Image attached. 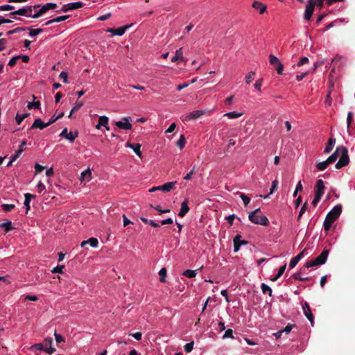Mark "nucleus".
I'll return each mask as SVG.
<instances>
[{
	"instance_id": "1a4fd4ad",
	"label": "nucleus",
	"mask_w": 355,
	"mask_h": 355,
	"mask_svg": "<svg viewBox=\"0 0 355 355\" xmlns=\"http://www.w3.org/2000/svg\"><path fill=\"white\" fill-rule=\"evenodd\" d=\"M130 117H124L123 121H116L115 125L120 129L131 130L132 128V124L129 122Z\"/></svg>"
},
{
	"instance_id": "338daca9",
	"label": "nucleus",
	"mask_w": 355,
	"mask_h": 355,
	"mask_svg": "<svg viewBox=\"0 0 355 355\" xmlns=\"http://www.w3.org/2000/svg\"><path fill=\"white\" fill-rule=\"evenodd\" d=\"M322 197L320 196H316L315 195V197L311 202V204L314 206V207H316L319 202V201L320 200Z\"/></svg>"
},
{
	"instance_id": "6e6552de",
	"label": "nucleus",
	"mask_w": 355,
	"mask_h": 355,
	"mask_svg": "<svg viewBox=\"0 0 355 355\" xmlns=\"http://www.w3.org/2000/svg\"><path fill=\"white\" fill-rule=\"evenodd\" d=\"M10 15H21V16L33 17V15H32V6H28L26 8H20L16 11L12 12Z\"/></svg>"
},
{
	"instance_id": "7c9ffc66",
	"label": "nucleus",
	"mask_w": 355,
	"mask_h": 355,
	"mask_svg": "<svg viewBox=\"0 0 355 355\" xmlns=\"http://www.w3.org/2000/svg\"><path fill=\"white\" fill-rule=\"evenodd\" d=\"M29 349L31 351H35V350L45 351V347H44V344H42V343H36V344L31 346Z\"/></svg>"
},
{
	"instance_id": "a878e982",
	"label": "nucleus",
	"mask_w": 355,
	"mask_h": 355,
	"mask_svg": "<svg viewBox=\"0 0 355 355\" xmlns=\"http://www.w3.org/2000/svg\"><path fill=\"white\" fill-rule=\"evenodd\" d=\"M335 143H336V139L330 138L328 141V143H327L325 148H324V153H329V152H331L335 145Z\"/></svg>"
},
{
	"instance_id": "f8f14e48",
	"label": "nucleus",
	"mask_w": 355,
	"mask_h": 355,
	"mask_svg": "<svg viewBox=\"0 0 355 355\" xmlns=\"http://www.w3.org/2000/svg\"><path fill=\"white\" fill-rule=\"evenodd\" d=\"M324 184L322 180H318L315 186V195L322 197L324 192Z\"/></svg>"
},
{
	"instance_id": "9d476101",
	"label": "nucleus",
	"mask_w": 355,
	"mask_h": 355,
	"mask_svg": "<svg viewBox=\"0 0 355 355\" xmlns=\"http://www.w3.org/2000/svg\"><path fill=\"white\" fill-rule=\"evenodd\" d=\"M60 137L68 139L70 142H73L75 139L78 137V132L76 131L74 134L72 132H68L67 128H64L60 135Z\"/></svg>"
},
{
	"instance_id": "de8ad7c7",
	"label": "nucleus",
	"mask_w": 355,
	"mask_h": 355,
	"mask_svg": "<svg viewBox=\"0 0 355 355\" xmlns=\"http://www.w3.org/2000/svg\"><path fill=\"white\" fill-rule=\"evenodd\" d=\"M278 184H279V182L277 180H275L272 182V185H271V188H270L269 194L273 193L277 189Z\"/></svg>"
},
{
	"instance_id": "603ef678",
	"label": "nucleus",
	"mask_w": 355,
	"mask_h": 355,
	"mask_svg": "<svg viewBox=\"0 0 355 355\" xmlns=\"http://www.w3.org/2000/svg\"><path fill=\"white\" fill-rule=\"evenodd\" d=\"M306 205H307V203L305 202L301 207L300 209V213H299V215H298V217H297V220H299L300 219V218L302 217V216L304 214V213L306 211Z\"/></svg>"
},
{
	"instance_id": "ddd939ff",
	"label": "nucleus",
	"mask_w": 355,
	"mask_h": 355,
	"mask_svg": "<svg viewBox=\"0 0 355 355\" xmlns=\"http://www.w3.org/2000/svg\"><path fill=\"white\" fill-rule=\"evenodd\" d=\"M130 27V25H125L118 28H109L107 31L112 33L114 35L121 36L124 34L125 31Z\"/></svg>"
},
{
	"instance_id": "79ce46f5",
	"label": "nucleus",
	"mask_w": 355,
	"mask_h": 355,
	"mask_svg": "<svg viewBox=\"0 0 355 355\" xmlns=\"http://www.w3.org/2000/svg\"><path fill=\"white\" fill-rule=\"evenodd\" d=\"M87 243L93 248H97L98 245V241L97 239L92 237L87 240Z\"/></svg>"
},
{
	"instance_id": "f3484780",
	"label": "nucleus",
	"mask_w": 355,
	"mask_h": 355,
	"mask_svg": "<svg viewBox=\"0 0 355 355\" xmlns=\"http://www.w3.org/2000/svg\"><path fill=\"white\" fill-rule=\"evenodd\" d=\"M48 126H49V124L43 122L41 119H37L34 121V122L30 129L32 130V129H35V128H39L40 130H42Z\"/></svg>"
},
{
	"instance_id": "c03bdc74",
	"label": "nucleus",
	"mask_w": 355,
	"mask_h": 355,
	"mask_svg": "<svg viewBox=\"0 0 355 355\" xmlns=\"http://www.w3.org/2000/svg\"><path fill=\"white\" fill-rule=\"evenodd\" d=\"M1 207L4 211L8 212L12 210L15 205L14 204H3L1 205Z\"/></svg>"
},
{
	"instance_id": "052dcab7",
	"label": "nucleus",
	"mask_w": 355,
	"mask_h": 355,
	"mask_svg": "<svg viewBox=\"0 0 355 355\" xmlns=\"http://www.w3.org/2000/svg\"><path fill=\"white\" fill-rule=\"evenodd\" d=\"M19 59V57H18L17 55V56H15L13 57L8 62V66H10V67H14L15 64H16V62H17V60Z\"/></svg>"
},
{
	"instance_id": "a18cd8bd",
	"label": "nucleus",
	"mask_w": 355,
	"mask_h": 355,
	"mask_svg": "<svg viewBox=\"0 0 355 355\" xmlns=\"http://www.w3.org/2000/svg\"><path fill=\"white\" fill-rule=\"evenodd\" d=\"M292 277L295 279L300 280V281H302V282L308 281L309 279V277H303L302 276V275H300V273H297V272L293 274Z\"/></svg>"
},
{
	"instance_id": "2f4dec72",
	"label": "nucleus",
	"mask_w": 355,
	"mask_h": 355,
	"mask_svg": "<svg viewBox=\"0 0 355 355\" xmlns=\"http://www.w3.org/2000/svg\"><path fill=\"white\" fill-rule=\"evenodd\" d=\"M28 116H29V113H25L23 114H17L16 117H15L17 123L18 125H19L23 121V120L24 119H26V117H28Z\"/></svg>"
},
{
	"instance_id": "e2e57ef3",
	"label": "nucleus",
	"mask_w": 355,
	"mask_h": 355,
	"mask_svg": "<svg viewBox=\"0 0 355 355\" xmlns=\"http://www.w3.org/2000/svg\"><path fill=\"white\" fill-rule=\"evenodd\" d=\"M223 337V338H233V331L231 329H227Z\"/></svg>"
},
{
	"instance_id": "37998d69",
	"label": "nucleus",
	"mask_w": 355,
	"mask_h": 355,
	"mask_svg": "<svg viewBox=\"0 0 355 355\" xmlns=\"http://www.w3.org/2000/svg\"><path fill=\"white\" fill-rule=\"evenodd\" d=\"M40 106V102L39 101H35V102H29L28 105H27V107L28 109L29 110H31V109H38Z\"/></svg>"
},
{
	"instance_id": "8fccbe9b",
	"label": "nucleus",
	"mask_w": 355,
	"mask_h": 355,
	"mask_svg": "<svg viewBox=\"0 0 355 355\" xmlns=\"http://www.w3.org/2000/svg\"><path fill=\"white\" fill-rule=\"evenodd\" d=\"M193 342L188 343L184 345V350L186 352H191L193 348Z\"/></svg>"
},
{
	"instance_id": "680f3d73",
	"label": "nucleus",
	"mask_w": 355,
	"mask_h": 355,
	"mask_svg": "<svg viewBox=\"0 0 355 355\" xmlns=\"http://www.w3.org/2000/svg\"><path fill=\"white\" fill-rule=\"evenodd\" d=\"M44 345L45 346V347H47L48 346L52 345L53 339L51 337H48L44 339Z\"/></svg>"
},
{
	"instance_id": "bb28decb",
	"label": "nucleus",
	"mask_w": 355,
	"mask_h": 355,
	"mask_svg": "<svg viewBox=\"0 0 355 355\" xmlns=\"http://www.w3.org/2000/svg\"><path fill=\"white\" fill-rule=\"evenodd\" d=\"M339 151L340 150H338L337 148L335 152L326 159L329 164H332L336 161L339 156Z\"/></svg>"
},
{
	"instance_id": "c756f323",
	"label": "nucleus",
	"mask_w": 355,
	"mask_h": 355,
	"mask_svg": "<svg viewBox=\"0 0 355 355\" xmlns=\"http://www.w3.org/2000/svg\"><path fill=\"white\" fill-rule=\"evenodd\" d=\"M108 121V118L105 116H101L98 119L99 125L105 127L106 130H107L110 129L109 127L107 126Z\"/></svg>"
},
{
	"instance_id": "4468645a",
	"label": "nucleus",
	"mask_w": 355,
	"mask_h": 355,
	"mask_svg": "<svg viewBox=\"0 0 355 355\" xmlns=\"http://www.w3.org/2000/svg\"><path fill=\"white\" fill-rule=\"evenodd\" d=\"M205 114V111L203 110H195L190 114H189L187 116H185V121H192L196 120Z\"/></svg>"
},
{
	"instance_id": "bf43d9fd",
	"label": "nucleus",
	"mask_w": 355,
	"mask_h": 355,
	"mask_svg": "<svg viewBox=\"0 0 355 355\" xmlns=\"http://www.w3.org/2000/svg\"><path fill=\"white\" fill-rule=\"evenodd\" d=\"M7 42L8 40L5 38L0 39V51L5 49Z\"/></svg>"
},
{
	"instance_id": "393cba45",
	"label": "nucleus",
	"mask_w": 355,
	"mask_h": 355,
	"mask_svg": "<svg viewBox=\"0 0 355 355\" xmlns=\"http://www.w3.org/2000/svg\"><path fill=\"white\" fill-rule=\"evenodd\" d=\"M286 263H284L283 266H282L279 268L277 275L275 277L270 278V280L272 282L277 281L284 274V272L286 270Z\"/></svg>"
},
{
	"instance_id": "4c0bfd02",
	"label": "nucleus",
	"mask_w": 355,
	"mask_h": 355,
	"mask_svg": "<svg viewBox=\"0 0 355 355\" xmlns=\"http://www.w3.org/2000/svg\"><path fill=\"white\" fill-rule=\"evenodd\" d=\"M261 291L263 293H268V295L270 296H272V289L270 288V286H268V285H266V284L263 283L261 285Z\"/></svg>"
},
{
	"instance_id": "aec40b11",
	"label": "nucleus",
	"mask_w": 355,
	"mask_h": 355,
	"mask_svg": "<svg viewBox=\"0 0 355 355\" xmlns=\"http://www.w3.org/2000/svg\"><path fill=\"white\" fill-rule=\"evenodd\" d=\"M126 146L132 148L137 156H139V157H141L142 153L140 150L141 145L139 144H131V143L128 142L126 144Z\"/></svg>"
},
{
	"instance_id": "7ed1b4c3",
	"label": "nucleus",
	"mask_w": 355,
	"mask_h": 355,
	"mask_svg": "<svg viewBox=\"0 0 355 355\" xmlns=\"http://www.w3.org/2000/svg\"><path fill=\"white\" fill-rule=\"evenodd\" d=\"M329 253V250L327 249H324L323 251L320 253L319 256H318L315 259L308 261L305 263L306 268H311L313 266H316L319 265H322L326 263L328 255Z\"/></svg>"
},
{
	"instance_id": "412c9836",
	"label": "nucleus",
	"mask_w": 355,
	"mask_h": 355,
	"mask_svg": "<svg viewBox=\"0 0 355 355\" xmlns=\"http://www.w3.org/2000/svg\"><path fill=\"white\" fill-rule=\"evenodd\" d=\"M252 7L259 10L260 14H263L266 11V6L263 5L262 3L259 1H254L252 3Z\"/></svg>"
},
{
	"instance_id": "5701e85b",
	"label": "nucleus",
	"mask_w": 355,
	"mask_h": 355,
	"mask_svg": "<svg viewBox=\"0 0 355 355\" xmlns=\"http://www.w3.org/2000/svg\"><path fill=\"white\" fill-rule=\"evenodd\" d=\"M35 196L31 194V193H26L25 194V200H24V206L26 209V213H28V210L30 209V202L32 198H35Z\"/></svg>"
},
{
	"instance_id": "4d7b16f0",
	"label": "nucleus",
	"mask_w": 355,
	"mask_h": 355,
	"mask_svg": "<svg viewBox=\"0 0 355 355\" xmlns=\"http://www.w3.org/2000/svg\"><path fill=\"white\" fill-rule=\"evenodd\" d=\"M68 18H69V15H63V16H60V17L54 18L53 21L56 23H58V22L63 21L67 19Z\"/></svg>"
},
{
	"instance_id": "dca6fc26",
	"label": "nucleus",
	"mask_w": 355,
	"mask_h": 355,
	"mask_svg": "<svg viewBox=\"0 0 355 355\" xmlns=\"http://www.w3.org/2000/svg\"><path fill=\"white\" fill-rule=\"evenodd\" d=\"M189 200L188 199H185L181 204V208L179 211L178 216L180 217H184L189 211V207L188 206Z\"/></svg>"
},
{
	"instance_id": "0e129e2a",
	"label": "nucleus",
	"mask_w": 355,
	"mask_h": 355,
	"mask_svg": "<svg viewBox=\"0 0 355 355\" xmlns=\"http://www.w3.org/2000/svg\"><path fill=\"white\" fill-rule=\"evenodd\" d=\"M194 171H195V166L193 167L191 171L184 177V179L186 180H190L192 178V175L193 174Z\"/></svg>"
},
{
	"instance_id": "473e14b6",
	"label": "nucleus",
	"mask_w": 355,
	"mask_h": 355,
	"mask_svg": "<svg viewBox=\"0 0 355 355\" xmlns=\"http://www.w3.org/2000/svg\"><path fill=\"white\" fill-rule=\"evenodd\" d=\"M27 29H28L27 27H17V28H16L15 29L8 31L6 33V34H7V35H12L14 33H19V32H21V31H26Z\"/></svg>"
},
{
	"instance_id": "a19ab883",
	"label": "nucleus",
	"mask_w": 355,
	"mask_h": 355,
	"mask_svg": "<svg viewBox=\"0 0 355 355\" xmlns=\"http://www.w3.org/2000/svg\"><path fill=\"white\" fill-rule=\"evenodd\" d=\"M329 163H327V161L325 160L322 162H319L316 164V168L320 170V171H324V169H326L327 168V166H329Z\"/></svg>"
},
{
	"instance_id": "774afa93",
	"label": "nucleus",
	"mask_w": 355,
	"mask_h": 355,
	"mask_svg": "<svg viewBox=\"0 0 355 355\" xmlns=\"http://www.w3.org/2000/svg\"><path fill=\"white\" fill-rule=\"evenodd\" d=\"M44 167L41 166L39 164H35V174L39 173L42 172L44 170Z\"/></svg>"
},
{
	"instance_id": "f03ea898",
	"label": "nucleus",
	"mask_w": 355,
	"mask_h": 355,
	"mask_svg": "<svg viewBox=\"0 0 355 355\" xmlns=\"http://www.w3.org/2000/svg\"><path fill=\"white\" fill-rule=\"evenodd\" d=\"M259 212H260L259 208L255 209L253 211H251L248 216L249 220L254 224L261 225L263 226L268 225L269 220L268 218L263 215H259Z\"/></svg>"
},
{
	"instance_id": "20e7f679",
	"label": "nucleus",
	"mask_w": 355,
	"mask_h": 355,
	"mask_svg": "<svg viewBox=\"0 0 355 355\" xmlns=\"http://www.w3.org/2000/svg\"><path fill=\"white\" fill-rule=\"evenodd\" d=\"M338 150H340V159L338 162L336 164V168L337 169H340L349 164V158L348 155V150L346 147L343 146H338Z\"/></svg>"
},
{
	"instance_id": "49530a36",
	"label": "nucleus",
	"mask_w": 355,
	"mask_h": 355,
	"mask_svg": "<svg viewBox=\"0 0 355 355\" xmlns=\"http://www.w3.org/2000/svg\"><path fill=\"white\" fill-rule=\"evenodd\" d=\"M254 71H250L245 76V82L247 84H250L254 79Z\"/></svg>"
},
{
	"instance_id": "a211bd4d",
	"label": "nucleus",
	"mask_w": 355,
	"mask_h": 355,
	"mask_svg": "<svg viewBox=\"0 0 355 355\" xmlns=\"http://www.w3.org/2000/svg\"><path fill=\"white\" fill-rule=\"evenodd\" d=\"M241 238V236L240 234H237L233 239L234 242V251L236 252L239 251L240 247L241 245H245L248 242L245 240H243L241 243H239V239Z\"/></svg>"
},
{
	"instance_id": "5fc2aeb1",
	"label": "nucleus",
	"mask_w": 355,
	"mask_h": 355,
	"mask_svg": "<svg viewBox=\"0 0 355 355\" xmlns=\"http://www.w3.org/2000/svg\"><path fill=\"white\" fill-rule=\"evenodd\" d=\"M64 265H62V266H58L56 267H55L52 270L51 272L53 273H62V269L64 268Z\"/></svg>"
},
{
	"instance_id": "c9c22d12",
	"label": "nucleus",
	"mask_w": 355,
	"mask_h": 355,
	"mask_svg": "<svg viewBox=\"0 0 355 355\" xmlns=\"http://www.w3.org/2000/svg\"><path fill=\"white\" fill-rule=\"evenodd\" d=\"M27 28H28L27 30H29V35L31 37L36 36L37 35L43 32V29H42V28L33 29V28H28V27H27Z\"/></svg>"
},
{
	"instance_id": "58836bf2",
	"label": "nucleus",
	"mask_w": 355,
	"mask_h": 355,
	"mask_svg": "<svg viewBox=\"0 0 355 355\" xmlns=\"http://www.w3.org/2000/svg\"><path fill=\"white\" fill-rule=\"evenodd\" d=\"M0 227H4L5 231L6 232H8L9 231L12 230L14 227L12 225V223L10 221H8L6 223H3L0 225Z\"/></svg>"
},
{
	"instance_id": "f704fd0d",
	"label": "nucleus",
	"mask_w": 355,
	"mask_h": 355,
	"mask_svg": "<svg viewBox=\"0 0 355 355\" xmlns=\"http://www.w3.org/2000/svg\"><path fill=\"white\" fill-rule=\"evenodd\" d=\"M186 144V140L184 136L183 135H180V139L177 141L176 145L180 148L182 149Z\"/></svg>"
},
{
	"instance_id": "13d9d810",
	"label": "nucleus",
	"mask_w": 355,
	"mask_h": 355,
	"mask_svg": "<svg viewBox=\"0 0 355 355\" xmlns=\"http://www.w3.org/2000/svg\"><path fill=\"white\" fill-rule=\"evenodd\" d=\"M324 0H313V3H315V6L322 9L324 7Z\"/></svg>"
},
{
	"instance_id": "c85d7f7f",
	"label": "nucleus",
	"mask_w": 355,
	"mask_h": 355,
	"mask_svg": "<svg viewBox=\"0 0 355 355\" xmlns=\"http://www.w3.org/2000/svg\"><path fill=\"white\" fill-rule=\"evenodd\" d=\"M83 105H84V103L83 101H76L73 107L72 108L69 115V117L71 118L72 113L80 110L83 106Z\"/></svg>"
},
{
	"instance_id": "f257e3e1",
	"label": "nucleus",
	"mask_w": 355,
	"mask_h": 355,
	"mask_svg": "<svg viewBox=\"0 0 355 355\" xmlns=\"http://www.w3.org/2000/svg\"><path fill=\"white\" fill-rule=\"evenodd\" d=\"M342 212V205H336L327 215L324 221V229L326 232H328L334 222L340 216Z\"/></svg>"
},
{
	"instance_id": "4be33fe9",
	"label": "nucleus",
	"mask_w": 355,
	"mask_h": 355,
	"mask_svg": "<svg viewBox=\"0 0 355 355\" xmlns=\"http://www.w3.org/2000/svg\"><path fill=\"white\" fill-rule=\"evenodd\" d=\"M176 182H167L163 185H161V189L164 192H168L174 189Z\"/></svg>"
},
{
	"instance_id": "09e8293b",
	"label": "nucleus",
	"mask_w": 355,
	"mask_h": 355,
	"mask_svg": "<svg viewBox=\"0 0 355 355\" xmlns=\"http://www.w3.org/2000/svg\"><path fill=\"white\" fill-rule=\"evenodd\" d=\"M239 196H240L241 198L242 199L245 206H247L248 205V203L250 202V198L248 197L245 194H244L243 193H239Z\"/></svg>"
},
{
	"instance_id": "ea45409f",
	"label": "nucleus",
	"mask_w": 355,
	"mask_h": 355,
	"mask_svg": "<svg viewBox=\"0 0 355 355\" xmlns=\"http://www.w3.org/2000/svg\"><path fill=\"white\" fill-rule=\"evenodd\" d=\"M242 115V113H238L236 112H227L224 114V116H227L229 119H236Z\"/></svg>"
},
{
	"instance_id": "e433bc0d",
	"label": "nucleus",
	"mask_w": 355,
	"mask_h": 355,
	"mask_svg": "<svg viewBox=\"0 0 355 355\" xmlns=\"http://www.w3.org/2000/svg\"><path fill=\"white\" fill-rule=\"evenodd\" d=\"M159 275L160 282H165L166 277V269L165 268H162L159 272Z\"/></svg>"
},
{
	"instance_id": "423d86ee",
	"label": "nucleus",
	"mask_w": 355,
	"mask_h": 355,
	"mask_svg": "<svg viewBox=\"0 0 355 355\" xmlns=\"http://www.w3.org/2000/svg\"><path fill=\"white\" fill-rule=\"evenodd\" d=\"M57 4L54 3H47L42 6V8L39 10V11L36 13H35L33 15V18H38L41 17L42 15L46 13L49 10H53L56 8Z\"/></svg>"
},
{
	"instance_id": "b1692460",
	"label": "nucleus",
	"mask_w": 355,
	"mask_h": 355,
	"mask_svg": "<svg viewBox=\"0 0 355 355\" xmlns=\"http://www.w3.org/2000/svg\"><path fill=\"white\" fill-rule=\"evenodd\" d=\"M178 60H184L182 55V49L180 48L175 51V55L171 58L173 62H177Z\"/></svg>"
},
{
	"instance_id": "0eeeda50",
	"label": "nucleus",
	"mask_w": 355,
	"mask_h": 355,
	"mask_svg": "<svg viewBox=\"0 0 355 355\" xmlns=\"http://www.w3.org/2000/svg\"><path fill=\"white\" fill-rule=\"evenodd\" d=\"M314 8L315 3H313V0H308L304 15V18L305 20L309 21L311 19L314 11Z\"/></svg>"
},
{
	"instance_id": "72a5a7b5",
	"label": "nucleus",
	"mask_w": 355,
	"mask_h": 355,
	"mask_svg": "<svg viewBox=\"0 0 355 355\" xmlns=\"http://www.w3.org/2000/svg\"><path fill=\"white\" fill-rule=\"evenodd\" d=\"M196 270H186L184 271L183 272V275H184L185 277H188V278H193V277H195L196 276Z\"/></svg>"
},
{
	"instance_id": "69168bd1",
	"label": "nucleus",
	"mask_w": 355,
	"mask_h": 355,
	"mask_svg": "<svg viewBox=\"0 0 355 355\" xmlns=\"http://www.w3.org/2000/svg\"><path fill=\"white\" fill-rule=\"evenodd\" d=\"M309 62V59L308 58L306 57H302L300 60L299 61V62L297 63V66L300 67V66H302L303 64H306V63H308Z\"/></svg>"
},
{
	"instance_id": "2eb2a0df",
	"label": "nucleus",
	"mask_w": 355,
	"mask_h": 355,
	"mask_svg": "<svg viewBox=\"0 0 355 355\" xmlns=\"http://www.w3.org/2000/svg\"><path fill=\"white\" fill-rule=\"evenodd\" d=\"M304 313L307 318V319L311 322L313 325V315L311 313V308L307 302H305L302 306Z\"/></svg>"
},
{
	"instance_id": "9b49d317",
	"label": "nucleus",
	"mask_w": 355,
	"mask_h": 355,
	"mask_svg": "<svg viewBox=\"0 0 355 355\" xmlns=\"http://www.w3.org/2000/svg\"><path fill=\"white\" fill-rule=\"evenodd\" d=\"M83 5H84V3L80 1L67 3V4L63 5L61 10L63 12H67L69 10H73L80 8L83 6Z\"/></svg>"
},
{
	"instance_id": "864d4df0",
	"label": "nucleus",
	"mask_w": 355,
	"mask_h": 355,
	"mask_svg": "<svg viewBox=\"0 0 355 355\" xmlns=\"http://www.w3.org/2000/svg\"><path fill=\"white\" fill-rule=\"evenodd\" d=\"M60 78L61 79L63 80V82L64 83H68V74L67 72L65 71H62L60 73Z\"/></svg>"
},
{
	"instance_id": "6e6d98bb",
	"label": "nucleus",
	"mask_w": 355,
	"mask_h": 355,
	"mask_svg": "<svg viewBox=\"0 0 355 355\" xmlns=\"http://www.w3.org/2000/svg\"><path fill=\"white\" fill-rule=\"evenodd\" d=\"M54 336L55 340L58 343L64 342V338L60 334H57L55 331L54 333Z\"/></svg>"
},
{
	"instance_id": "cd10ccee",
	"label": "nucleus",
	"mask_w": 355,
	"mask_h": 355,
	"mask_svg": "<svg viewBox=\"0 0 355 355\" xmlns=\"http://www.w3.org/2000/svg\"><path fill=\"white\" fill-rule=\"evenodd\" d=\"M81 177H82V180H84L85 182L90 181V180L92 178V172H91L90 169L88 168L87 170L83 171L81 173Z\"/></svg>"
},
{
	"instance_id": "6ab92c4d",
	"label": "nucleus",
	"mask_w": 355,
	"mask_h": 355,
	"mask_svg": "<svg viewBox=\"0 0 355 355\" xmlns=\"http://www.w3.org/2000/svg\"><path fill=\"white\" fill-rule=\"evenodd\" d=\"M305 250H302L300 253H299L296 257L293 258L289 263V268H293L297 263L300 261V259L304 257Z\"/></svg>"
},
{
	"instance_id": "3c124183",
	"label": "nucleus",
	"mask_w": 355,
	"mask_h": 355,
	"mask_svg": "<svg viewBox=\"0 0 355 355\" xmlns=\"http://www.w3.org/2000/svg\"><path fill=\"white\" fill-rule=\"evenodd\" d=\"M14 8H15V7L13 6H11L9 4L0 6V11L12 10Z\"/></svg>"
},
{
	"instance_id": "39448f33",
	"label": "nucleus",
	"mask_w": 355,
	"mask_h": 355,
	"mask_svg": "<svg viewBox=\"0 0 355 355\" xmlns=\"http://www.w3.org/2000/svg\"><path fill=\"white\" fill-rule=\"evenodd\" d=\"M269 62L271 65H272L279 75H282L284 71V65L279 61V58L275 56L272 54L269 55Z\"/></svg>"
}]
</instances>
